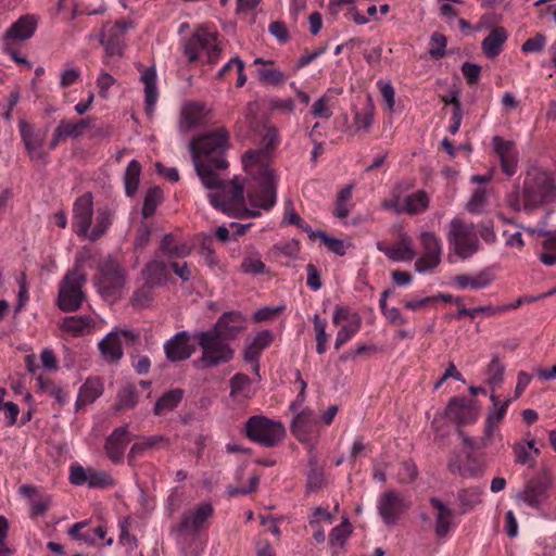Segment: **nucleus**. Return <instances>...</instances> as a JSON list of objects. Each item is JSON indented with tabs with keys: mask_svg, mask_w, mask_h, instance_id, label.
<instances>
[{
	"mask_svg": "<svg viewBox=\"0 0 556 556\" xmlns=\"http://www.w3.org/2000/svg\"><path fill=\"white\" fill-rule=\"evenodd\" d=\"M229 132L225 127L193 138L190 143V152L197 174L207 189H219L210 193V200L214 207L230 215L232 206L244 201L243 185L238 178L220 180L215 169H226L228 162L225 152L228 149Z\"/></svg>",
	"mask_w": 556,
	"mask_h": 556,
	"instance_id": "f257e3e1",
	"label": "nucleus"
},
{
	"mask_svg": "<svg viewBox=\"0 0 556 556\" xmlns=\"http://www.w3.org/2000/svg\"><path fill=\"white\" fill-rule=\"evenodd\" d=\"M242 164L245 168L255 167L251 175L256 184L248 192L251 204L265 211L270 210L277 201L278 176L275 169L267 164L266 152L245 151L242 155Z\"/></svg>",
	"mask_w": 556,
	"mask_h": 556,
	"instance_id": "f03ea898",
	"label": "nucleus"
},
{
	"mask_svg": "<svg viewBox=\"0 0 556 556\" xmlns=\"http://www.w3.org/2000/svg\"><path fill=\"white\" fill-rule=\"evenodd\" d=\"M523 210L528 213L556 199V186L551 175L543 170L529 172L523 181Z\"/></svg>",
	"mask_w": 556,
	"mask_h": 556,
	"instance_id": "7ed1b4c3",
	"label": "nucleus"
},
{
	"mask_svg": "<svg viewBox=\"0 0 556 556\" xmlns=\"http://www.w3.org/2000/svg\"><path fill=\"white\" fill-rule=\"evenodd\" d=\"M194 339L202 349V356L194 362L199 368L217 367L231 362L235 357V350L228 340L222 339L208 330L197 332Z\"/></svg>",
	"mask_w": 556,
	"mask_h": 556,
	"instance_id": "20e7f679",
	"label": "nucleus"
},
{
	"mask_svg": "<svg viewBox=\"0 0 556 556\" xmlns=\"http://www.w3.org/2000/svg\"><path fill=\"white\" fill-rule=\"evenodd\" d=\"M125 282L126 271L116 260L108 257L99 264L96 287L106 302L114 303L122 296Z\"/></svg>",
	"mask_w": 556,
	"mask_h": 556,
	"instance_id": "39448f33",
	"label": "nucleus"
},
{
	"mask_svg": "<svg viewBox=\"0 0 556 556\" xmlns=\"http://www.w3.org/2000/svg\"><path fill=\"white\" fill-rule=\"evenodd\" d=\"M87 278L80 265H76L60 282L56 304L62 312H76L86 299L83 291Z\"/></svg>",
	"mask_w": 556,
	"mask_h": 556,
	"instance_id": "423d86ee",
	"label": "nucleus"
},
{
	"mask_svg": "<svg viewBox=\"0 0 556 556\" xmlns=\"http://www.w3.org/2000/svg\"><path fill=\"white\" fill-rule=\"evenodd\" d=\"M244 433L253 442L265 447H274L285 438L286 429L280 421H275L262 415H254L247 420Z\"/></svg>",
	"mask_w": 556,
	"mask_h": 556,
	"instance_id": "0eeeda50",
	"label": "nucleus"
},
{
	"mask_svg": "<svg viewBox=\"0 0 556 556\" xmlns=\"http://www.w3.org/2000/svg\"><path fill=\"white\" fill-rule=\"evenodd\" d=\"M447 240L454 253L462 260L469 258L479 249V239L472 223L454 218L450 223Z\"/></svg>",
	"mask_w": 556,
	"mask_h": 556,
	"instance_id": "6e6552de",
	"label": "nucleus"
},
{
	"mask_svg": "<svg viewBox=\"0 0 556 556\" xmlns=\"http://www.w3.org/2000/svg\"><path fill=\"white\" fill-rule=\"evenodd\" d=\"M552 483L551 470L547 467H543L536 476L526 483L525 489L516 497L530 507L540 508L549 496L548 492Z\"/></svg>",
	"mask_w": 556,
	"mask_h": 556,
	"instance_id": "1a4fd4ad",
	"label": "nucleus"
},
{
	"mask_svg": "<svg viewBox=\"0 0 556 556\" xmlns=\"http://www.w3.org/2000/svg\"><path fill=\"white\" fill-rule=\"evenodd\" d=\"M131 26V22L119 20L106 31L101 33L99 41L104 47L106 55L118 58L124 55L126 47L124 37Z\"/></svg>",
	"mask_w": 556,
	"mask_h": 556,
	"instance_id": "9d476101",
	"label": "nucleus"
},
{
	"mask_svg": "<svg viewBox=\"0 0 556 556\" xmlns=\"http://www.w3.org/2000/svg\"><path fill=\"white\" fill-rule=\"evenodd\" d=\"M213 506L211 503L204 502L199 504L194 509L186 511L178 525L173 527V531L178 535L184 533H197L204 522L212 517Z\"/></svg>",
	"mask_w": 556,
	"mask_h": 556,
	"instance_id": "9b49d317",
	"label": "nucleus"
},
{
	"mask_svg": "<svg viewBox=\"0 0 556 556\" xmlns=\"http://www.w3.org/2000/svg\"><path fill=\"white\" fill-rule=\"evenodd\" d=\"M247 318L238 311L225 312L208 330L225 340L236 339L245 329Z\"/></svg>",
	"mask_w": 556,
	"mask_h": 556,
	"instance_id": "f8f14e48",
	"label": "nucleus"
},
{
	"mask_svg": "<svg viewBox=\"0 0 556 556\" xmlns=\"http://www.w3.org/2000/svg\"><path fill=\"white\" fill-rule=\"evenodd\" d=\"M93 215V201L91 193L79 197L73 207V226L78 237L88 235Z\"/></svg>",
	"mask_w": 556,
	"mask_h": 556,
	"instance_id": "ddd939ff",
	"label": "nucleus"
},
{
	"mask_svg": "<svg viewBox=\"0 0 556 556\" xmlns=\"http://www.w3.org/2000/svg\"><path fill=\"white\" fill-rule=\"evenodd\" d=\"M405 508L404 500L393 490L380 496L378 511L383 522L388 526H394Z\"/></svg>",
	"mask_w": 556,
	"mask_h": 556,
	"instance_id": "4468645a",
	"label": "nucleus"
},
{
	"mask_svg": "<svg viewBox=\"0 0 556 556\" xmlns=\"http://www.w3.org/2000/svg\"><path fill=\"white\" fill-rule=\"evenodd\" d=\"M447 469L453 475H459L463 478H477L482 476L484 471L483 462L472 455L471 452H466V465L462 466L460 455L452 453L447 460Z\"/></svg>",
	"mask_w": 556,
	"mask_h": 556,
	"instance_id": "2eb2a0df",
	"label": "nucleus"
},
{
	"mask_svg": "<svg viewBox=\"0 0 556 556\" xmlns=\"http://www.w3.org/2000/svg\"><path fill=\"white\" fill-rule=\"evenodd\" d=\"M129 442L128 425L115 428L104 443V451L109 459L114 464L122 463Z\"/></svg>",
	"mask_w": 556,
	"mask_h": 556,
	"instance_id": "dca6fc26",
	"label": "nucleus"
},
{
	"mask_svg": "<svg viewBox=\"0 0 556 556\" xmlns=\"http://www.w3.org/2000/svg\"><path fill=\"white\" fill-rule=\"evenodd\" d=\"M190 334L187 331L177 332L164 344L166 358L172 362H182L188 359L194 352V346L190 343Z\"/></svg>",
	"mask_w": 556,
	"mask_h": 556,
	"instance_id": "f3484780",
	"label": "nucleus"
},
{
	"mask_svg": "<svg viewBox=\"0 0 556 556\" xmlns=\"http://www.w3.org/2000/svg\"><path fill=\"white\" fill-rule=\"evenodd\" d=\"M217 40V33L210 31L206 27L200 26L186 40L184 46V54L190 63L195 62L199 58L200 50L208 49V46Z\"/></svg>",
	"mask_w": 556,
	"mask_h": 556,
	"instance_id": "a211bd4d",
	"label": "nucleus"
},
{
	"mask_svg": "<svg viewBox=\"0 0 556 556\" xmlns=\"http://www.w3.org/2000/svg\"><path fill=\"white\" fill-rule=\"evenodd\" d=\"M492 142L494 151L500 157L502 170L508 176H513L518 163V153L515 142L504 140L500 136L493 137Z\"/></svg>",
	"mask_w": 556,
	"mask_h": 556,
	"instance_id": "6ab92c4d",
	"label": "nucleus"
},
{
	"mask_svg": "<svg viewBox=\"0 0 556 556\" xmlns=\"http://www.w3.org/2000/svg\"><path fill=\"white\" fill-rule=\"evenodd\" d=\"M447 415L460 427L475 421L478 412L473 403L471 404L464 397L455 396L447 404Z\"/></svg>",
	"mask_w": 556,
	"mask_h": 556,
	"instance_id": "aec40b11",
	"label": "nucleus"
},
{
	"mask_svg": "<svg viewBox=\"0 0 556 556\" xmlns=\"http://www.w3.org/2000/svg\"><path fill=\"white\" fill-rule=\"evenodd\" d=\"M37 29V18L34 15H23L13 23L5 31L3 40L9 45L14 40H27L33 37Z\"/></svg>",
	"mask_w": 556,
	"mask_h": 556,
	"instance_id": "412c9836",
	"label": "nucleus"
},
{
	"mask_svg": "<svg viewBox=\"0 0 556 556\" xmlns=\"http://www.w3.org/2000/svg\"><path fill=\"white\" fill-rule=\"evenodd\" d=\"M170 445V439L156 434L151 437H141L140 440L132 444L128 453V463L134 464L135 459L142 455L144 452L157 448H167Z\"/></svg>",
	"mask_w": 556,
	"mask_h": 556,
	"instance_id": "4be33fe9",
	"label": "nucleus"
},
{
	"mask_svg": "<svg viewBox=\"0 0 556 556\" xmlns=\"http://www.w3.org/2000/svg\"><path fill=\"white\" fill-rule=\"evenodd\" d=\"M103 382L99 377H90L80 387L76 401V410H79L87 404L94 402L103 393Z\"/></svg>",
	"mask_w": 556,
	"mask_h": 556,
	"instance_id": "5701e85b",
	"label": "nucleus"
},
{
	"mask_svg": "<svg viewBox=\"0 0 556 556\" xmlns=\"http://www.w3.org/2000/svg\"><path fill=\"white\" fill-rule=\"evenodd\" d=\"M205 105L199 102L186 104L181 111L180 128L190 130L205 122Z\"/></svg>",
	"mask_w": 556,
	"mask_h": 556,
	"instance_id": "b1692460",
	"label": "nucleus"
},
{
	"mask_svg": "<svg viewBox=\"0 0 556 556\" xmlns=\"http://www.w3.org/2000/svg\"><path fill=\"white\" fill-rule=\"evenodd\" d=\"M507 40V31L504 27H495L482 40L481 49L488 59H494L502 50L505 41Z\"/></svg>",
	"mask_w": 556,
	"mask_h": 556,
	"instance_id": "393cba45",
	"label": "nucleus"
},
{
	"mask_svg": "<svg viewBox=\"0 0 556 556\" xmlns=\"http://www.w3.org/2000/svg\"><path fill=\"white\" fill-rule=\"evenodd\" d=\"M146 287L153 289L162 286L168 276L167 265L163 261L153 260L142 270Z\"/></svg>",
	"mask_w": 556,
	"mask_h": 556,
	"instance_id": "a878e982",
	"label": "nucleus"
},
{
	"mask_svg": "<svg viewBox=\"0 0 556 556\" xmlns=\"http://www.w3.org/2000/svg\"><path fill=\"white\" fill-rule=\"evenodd\" d=\"M378 249L392 261H412L416 256V252L413 249V241L408 236H402L401 240L392 247H378Z\"/></svg>",
	"mask_w": 556,
	"mask_h": 556,
	"instance_id": "bb28decb",
	"label": "nucleus"
},
{
	"mask_svg": "<svg viewBox=\"0 0 556 556\" xmlns=\"http://www.w3.org/2000/svg\"><path fill=\"white\" fill-rule=\"evenodd\" d=\"M314 424L313 412L309 408H305L294 417L291 424V432L299 441L307 442Z\"/></svg>",
	"mask_w": 556,
	"mask_h": 556,
	"instance_id": "cd10ccee",
	"label": "nucleus"
},
{
	"mask_svg": "<svg viewBox=\"0 0 556 556\" xmlns=\"http://www.w3.org/2000/svg\"><path fill=\"white\" fill-rule=\"evenodd\" d=\"M99 350L103 359L111 363L118 362L124 355L118 333L114 331L99 342Z\"/></svg>",
	"mask_w": 556,
	"mask_h": 556,
	"instance_id": "c85d7f7f",
	"label": "nucleus"
},
{
	"mask_svg": "<svg viewBox=\"0 0 556 556\" xmlns=\"http://www.w3.org/2000/svg\"><path fill=\"white\" fill-rule=\"evenodd\" d=\"M274 341V334L270 330H263L256 333L251 344L244 350L243 358L245 362H255L260 355Z\"/></svg>",
	"mask_w": 556,
	"mask_h": 556,
	"instance_id": "c756f323",
	"label": "nucleus"
},
{
	"mask_svg": "<svg viewBox=\"0 0 556 556\" xmlns=\"http://www.w3.org/2000/svg\"><path fill=\"white\" fill-rule=\"evenodd\" d=\"M308 467L309 470L307 472L306 477V491L309 492H317L324 485L326 484V479L324 475L323 467L319 466V462L317 456L313 453V451H309V457H308Z\"/></svg>",
	"mask_w": 556,
	"mask_h": 556,
	"instance_id": "7c9ffc66",
	"label": "nucleus"
},
{
	"mask_svg": "<svg viewBox=\"0 0 556 556\" xmlns=\"http://www.w3.org/2000/svg\"><path fill=\"white\" fill-rule=\"evenodd\" d=\"M430 504L438 510L435 518V534L438 538H444L450 531L453 511L444 505L438 497H431Z\"/></svg>",
	"mask_w": 556,
	"mask_h": 556,
	"instance_id": "2f4dec72",
	"label": "nucleus"
},
{
	"mask_svg": "<svg viewBox=\"0 0 556 556\" xmlns=\"http://www.w3.org/2000/svg\"><path fill=\"white\" fill-rule=\"evenodd\" d=\"M20 131L29 155L39 159L41 156L40 149L43 143V138L35 132L33 127L24 121L20 122Z\"/></svg>",
	"mask_w": 556,
	"mask_h": 556,
	"instance_id": "473e14b6",
	"label": "nucleus"
},
{
	"mask_svg": "<svg viewBox=\"0 0 556 556\" xmlns=\"http://www.w3.org/2000/svg\"><path fill=\"white\" fill-rule=\"evenodd\" d=\"M351 533L352 527L349 519L346 518L343 519L339 526L331 530L329 535V545L332 549V556H339Z\"/></svg>",
	"mask_w": 556,
	"mask_h": 556,
	"instance_id": "72a5a7b5",
	"label": "nucleus"
},
{
	"mask_svg": "<svg viewBox=\"0 0 556 556\" xmlns=\"http://www.w3.org/2000/svg\"><path fill=\"white\" fill-rule=\"evenodd\" d=\"M184 390L182 389H173L165 392L157 401L153 407V414L156 416H161L166 412L174 410L184 399Z\"/></svg>",
	"mask_w": 556,
	"mask_h": 556,
	"instance_id": "f704fd0d",
	"label": "nucleus"
},
{
	"mask_svg": "<svg viewBox=\"0 0 556 556\" xmlns=\"http://www.w3.org/2000/svg\"><path fill=\"white\" fill-rule=\"evenodd\" d=\"M513 452L515 462L520 465H528L529 468H533L535 465V457L532 456V452L535 456L540 454V450L535 447L534 440H530L526 444L522 442L515 443Z\"/></svg>",
	"mask_w": 556,
	"mask_h": 556,
	"instance_id": "c9c22d12",
	"label": "nucleus"
},
{
	"mask_svg": "<svg viewBox=\"0 0 556 556\" xmlns=\"http://www.w3.org/2000/svg\"><path fill=\"white\" fill-rule=\"evenodd\" d=\"M93 323V319L89 315H74L64 317L60 327L74 337H79L83 336L85 330L90 328Z\"/></svg>",
	"mask_w": 556,
	"mask_h": 556,
	"instance_id": "e433bc0d",
	"label": "nucleus"
},
{
	"mask_svg": "<svg viewBox=\"0 0 556 556\" xmlns=\"http://www.w3.org/2000/svg\"><path fill=\"white\" fill-rule=\"evenodd\" d=\"M144 84L146 104L147 110L152 112L157 101V88H156V71L154 66L148 67L140 77Z\"/></svg>",
	"mask_w": 556,
	"mask_h": 556,
	"instance_id": "4c0bfd02",
	"label": "nucleus"
},
{
	"mask_svg": "<svg viewBox=\"0 0 556 556\" xmlns=\"http://www.w3.org/2000/svg\"><path fill=\"white\" fill-rule=\"evenodd\" d=\"M160 251L166 256L186 257L191 253V249L186 243H178L173 233H166L160 242Z\"/></svg>",
	"mask_w": 556,
	"mask_h": 556,
	"instance_id": "58836bf2",
	"label": "nucleus"
},
{
	"mask_svg": "<svg viewBox=\"0 0 556 556\" xmlns=\"http://www.w3.org/2000/svg\"><path fill=\"white\" fill-rule=\"evenodd\" d=\"M20 493L31 501V513L34 516L43 515L49 509V497L40 495L38 498H34L35 495H38V489L36 486L23 484L20 486Z\"/></svg>",
	"mask_w": 556,
	"mask_h": 556,
	"instance_id": "ea45409f",
	"label": "nucleus"
},
{
	"mask_svg": "<svg viewBox=\"0 0 556 556\" xmlns=\"http://www.w3.org/2000/svg\"><path fill=\"white\" fill-rule=\"evenodd\" d=\"M141 169V164L137 160H131L126 167L124 186L128 197H134L138 190Z\"/></svg>",
	"mask_w": 556,
	"mask_h": 556,
	"instance_id": "a19ab883",
	"label": "nucleus"
},
{
	"mask_svg": "<svg viewBox=\"0 0 556 556\" xmlns=\"http://www.w3.org/2000/svg\"><path fill=\"white\" fill-rule=\"evenodd\" d=\"M510 400H506L501 404L496 412L489 413L485 421L484 434L482 437V446H488L493 437L494 429L504 418Z\"/></svg>",
	"mask_w": 556,
	"mask_h": 556,
	"instance_id": "79ce46f5",
	"label": "nucleus"
},
{
	"mask_svg": "<svg viewBox=\"0 0 556 556\" xmlns=\"http://www.w3.org/2000/svg\"><path fill=\"white\" fill-rule=\"evenodd\" d=\"M458 289L464 290L468 287L471 289H483L491 282V278L486 271H482L477 276L457 275L453 279Z\"/></svg>",
	"mask_w": 556,
	"mask_h": 556,
	"instance_id": "37998d69",
	"label": "nucleus"
},
{
	"mask_svg": "<svg viewBox=\"0 0 556 556\" xmlns=\"http://www.w3.org/2000/svg\"><path fill=\"white\" fill-rule=\"evenodd\" d=\"M483 490L479 486H472L468 489L459 490L457 494V498L460 504V513L467 514L476 505L481 503L480 496L482 495Z\"/></svg>",
	"mask_w": 556,
	"mask_h": 556,
	"instance_id": "c03bdc74",
	"label": "nucleus"
},
{
	"mask_svg": "<svg viewBox=\"0 0 556 556\" xmlns=\"http://www.w3.org/2000/svg\"><path fill=\"white\" fill-rule=\"evenodd\" d=\"M539 236L545 238L542 243V247L546 251L540 255V261L547 266L555 265L556 264V253H553L551 251L556 250V229L555 230H540Z\"/></svg>",
	"mask_w": 556,
	"mask_h": 556,
	"instance_id": "a18cd8bd",
	"label": "nucleus"
},
{
	"mask_svg": "<svg viewBox=\"0 0 556 556\" xmlns=\"http://www.w3.org/2000/svg\"><path fill=\"white\" fill-rule=\"evenodd\" d=\"M362 318L357 313L351 316L350 323L343 325L337 333L334 349L340 350L354 334H356L361 328Z\"/></svg>",
	"mask_w": 556,
	"mask_h": 556,
	"instance_id": "49530a36",
	"label": "nucleus"
},
{
	"mask_svg": "<svg viewBox=\"0 0 556 556\" xmlns=\"http://www.w3.org/2000/svg\"><path fill=\"white\" fill-rule=\"evenodd\" d=\"M463 299L456 298L455 304L457 305L458 309L457 313L453 315V318L460 319L462 316H468L469 318L473 319L477 314H484L486 316H494L497 314H501V309H496V306L493 305H485V306H478L473 308H467L462 304Z\"/></svg>",
	"mask_w": 556,
	"mask_h": 556,
	"instance_id": "de8ad7c7",
	"label": "nucleus"
},
{
	"mask_svg": "<svg viewBox=\"0 0 556 556\" xmlns=\"http://www.w3.org/2000/svg\"><path fill=\"white\" fill-rule=\"evenodd\" d=\"M429 206V198L426 191L418 190L416 193L405 198L404 212L410 215L419 214Z\"/></svg>",
	"mask_w": 556,
	"mask_h": 556,
	"instance_id": "09e8293b",
	"label": "nucleus"
},
{
	"mask_svg": "<svg viewBox=\"0 0 556 556\" xmlns=\"http://www.w3.org/2000/svg\"><path fill=\"white\" fill-rule=\"evenodd\" d=\"M138 403V393L134 384H126L117 393V403L115 409L117 412L134 408Z\"/></svg>",
	"mask_w": 556,
	"mask_h": 556,
	"instance_id": "8fccbe9b",
	"label": "nucleus"
},
{
	"mask_svg": "<svg viewBox=\"0 0 556 556\" xmlns=\"http://www.w3.org/2000/svg\"><path fill=\"white\" fill-rule=\"evenodd\" d=\"M420 239L424 254L431 256L434 263H441L442 247L440 239L433 232H422Z\"/></svg>",
	"mask_w": 556,
	"mask_h": 556,
	"instance_id": "3c124183",
	"label": "nucleus"
},
{
	"mask_svg": "<svg viewBox=\"0 0 556 556\" xmlns=\"http://www.w3.org/2000/svg\"><path fill=\"white\" fill-rule=\"evenodd\" d=\"M162 200H163L162 189L157 186L150 188L146 193L142 210H141V214H142L143 218L151 217L155 213L156 207L162 202Z\"/></svg>",
	"mask_w": 556,
	"mask_h": 556,
	"instance_id": "603ef678",
	"label": "nucleus"
},
{
	"mask_svg": "<svg viewBox=\"0 0 556 556\" xmlns=\"http://www.w3.org/2000/svg\"><path fill=\"white\" fill-rule=\"evenodd\" d=\"M92 122L91 117L79 119L76 123H71L66 119H62L59 124L63 130L65 137L79 138L84 135L85 130L90 126Z\"/></svg>",
	"mask_w": 556,
	"mask_h": 556,
	"instance_id": "864d4df0",
	"label": "nucleus"
},
{
	"mask_svg": "<svg viewBox=\"0 0 556 556\" xmlns=\"http://www.w3.org/2000/svg\"><path fill=\"white\" fill-rule=\"evenodd\" d=\"M112 223L111 213L108 210H99L96 225L89 233V240L96 241L105 233Z\"/></svg>",
	"mask_w": 556,
	"mask_h": 556,
	"instance_id": "5fc2aeb1",
	"label": "nucleus"
},
{
	"mask_svg": "<svg viewBox=\"0 0 556 556\" xmlns=\"http://www.w3.org/2000/svg\"><path fill=\"white\" fill-rule=\"evenodd\" d=\"M279 143L278 130L274 126L266 127L265 135L262 138V148L255 151H265L267 156V164L270 165V152L276 149Z\"/></svg>",
	"mask_w": 556,
	"mask_h": 556,
	"instance_id": "6e6d98bb",
	"label": "nucleus"
},
{
	"mask_svg": "<svg viewBox=\"0 0 556 556\" xmlns=\"http://www.w3.org/2000/svg\"><path fill=\"white\" fill-rule=\"evenodd\" d=\"M505 365L501 363L500 357L494 355L488 365V382L498 386L504 380Z\"/></svg>",
	"mask_w": 556,
	"mask_h": 556,
	"instance_id": "4d7b16f0",
	"label": "nucleus"
},
{
	"mask_svg": "<svg viewBox=\"0 0 556 556\" xmlns=\"http://www.w3.org/2000/svg\"><path fill=\"white\" fill-rule=\"evenodd\" d=\"M430 43L434 47L431 48L428 53L433 60H440L445 56L447 39L443 34L438 31L433 33L430 37Z\"/></svg>",
	"mask_w": 556,
	"mask_h": 556,
	"instance_id": "13d9d810",
	"label": "nucleus"
},
{
	"mask_svg": "<svg viewBox=\"0 0 556 556\" xmlns=\"http://www.w3.org/2000/svg\"><path fill=\"white\" fill-rule=\"evenodd\" d=\"M313 323L317 342L316 351L318 354H324L326 351V343L328 341V336L326 333V321L321 320L318 315H315Z\"/></svg>",
	"mask_w": 556,
	"mask_h": 556,
	"instance_id": "bf43d9fd",
	"label": "nucleus"
},
{
	"mask_svg": "<svg viewBox=\"0 0 556 556\" xmlns=\"http://www.w3.org/2000/svg\"><path fill=\"white\" fill-rule=\"evenodd\" d=\"M114 485L113 478L102 470L89 468L88 486L89 488H108Z\"/></svg>",
	"mask_w": 556,
	"mask_h": 556,
	"instance_id": "052dcab7",
	"label": "nucleus"
},
{
	"mask_svg": "<svg viewBox=\"0 0 556 556\" xmlns=\"http://www.w3.org/2000/svg\"><path fill=\"white\" fill-rule=\"evenodd\" d=\"M418 476V469L413 460L403 462L397 473L399 482L403 484L412 483Z\"/></svg>",
	"mask_w": 556,
	"mask_h": 556,
	"instance_id": "680f3d73",
	"label": "nucleus"
},
{
	"mask_svg": "<svg viewBox=\"0 0 556 556\" xmlns=\"http://www.w3.org/2000/svg\"><path fill=\"white\" fill-rule=\"evenodd\" d=\"M87 526L86 521H80L74 523L68 530L67 534L73 540L83 541L84 543L88 545H92V536L91 531L88 529L86 531H83V529Z\"/></svg>",
	"mask_w": 556,
	"mask_h": 556,
	"instance_id": "e2e57ef3",
	"label": "nucleus"
},
{
	"mask_svg": "<svg viewBox=\"0 0 556 556\" xmlns=\"http://www.w3.org/2000/svg\"><path fill=\"white\" fill-rule=\"evenodd\" d=\"M486 203V190L478 188L473 191L467 203V210L470 213H480Z\"/></svg>",
	"mask_w": 556,
	"mask_h": 556,
	"instance_id": "0e129e2a",
	"label": "nucleus"
},
{
	"mask_svg": "<svg viewBox=\"0 0 556 556\" xmlns=\"http://www.w3.org/2000/svg\"><path fill=\"white\" fill-rule=\"evenodd\" d=\"M258 76L262 81L274 86L280 85L287 79L282 72L273 68H260Z\"/></svg>",
	"mask_w": 556,
	"mask_h": 556,
	"instance_id": "69168bd1",
	"label": "nucleus"
},
{
	"mask_svg": "<svg viewBox=\"0 0 556 556\" xmlns=\"http://www.w3.org/2000/svg\"><path fill=\"white\" fill-rule=\"evenodd\" d=\"M319 239L328 248L329 251L333 252L339 256L345 255V247L341 239L330 237L326 232L319 233Z\"/></svg>",
	"mask_w": 556,
	"mask_h": 556,
	"instance_id": "338daca9",
	"label": "nucleus"
},
{
	"mask_svg": "<svg viewBox=\"0 0 556 556\" xmlns=\"http://www.w3.org/2000/svg\"><path fill=\"white\" fill-rule=\"evenodd\" d=\"M546 43V38L543 34H536L535 36L528 38L521 46V51L525 53L540 52L543 50Z\"/></svg>",
	"mask_w": 556,
	"mask_h": 556,
	"instance_id": "774afa93",
	"label": "nucleus"
}]
</instances>
